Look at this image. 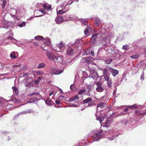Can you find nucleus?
I'll return each mask as SVG.
<instances>
[{
	"mask_svg": "<svg viewBox=\"0 0 146 146\" xmlns=\"http://www.w3.org/2000/svg\"><path fill=\"white\" fill-rule=\"evenodd\" d=\"M96 84L97 87H100L102 86V83L100 82H96Z\"/></svg>",
	"mask_w": 146,
	"mask_h": 146,
	"instance_id": "nucleus-36",
	"label": "nucleus"
},
{
	"mask_svg": "<svg viewBox=\"0 0 146 146\" xmlns=\"http://www.w3.org/2000/svg\"><path fill=\"white\" fill-rule=\"evenodd\" d=\"M12 88L13 89V92H15V94L17 96L19 94V92L17 87L16 86H14L12 87Z\"/></svg>",
	"mask_w": 146,
	"mask_h": 146,
	"instance_id": "nucleus-18",
	"label": "nucleus"
},
{
	"mask_svg": "<svg viewBox=\"0 0 146 146\" xmlns=\"http://www.w3.org/2000/svg\"><path fill=\"white\" fill-rule=\"evenodd\" d=\"M82 60L84 61H86L88 62H90L93 61L94 60V59L92 57H90L87 58H83Z\"/></svg>",
	"mask_w": 146,
	"mask_h": 146,
	"instance_id": "nucleus-10",
	"label": "nucleus"
},
{
	"mask_svg": "<svg viewBox=\"0 0 146 146\" xmlns=\"http://www.w3.org/2000/svg\"><path fill=\"white\" fill-rule=\"evenodd\" d=\"M13 101L15 103H17L18 101L17 100L16 98H13L12 99Z\"/></svg>",
	"mask_w": 146,
	"mask_h": 146,
	"instance_id": "nucleus-44",
	"label": "nucleus"
},
{
	"mask_svg": "<svg viewBox=\"0 0 146 146\" xmlns=\"http://www.w3.org/2000/svg\"><path fill=\"white\" fill-rule=\"evenodd\" d=\"M44 8L45 10L50 9L51 8V5H50L47 3H45L43 5Z\"/></svg>",
	"mask_w": 146,
	"mask_h": 146,
	"instance_id": "nucleus-12",
	"label": "nucleus"
},
{
	"mask_svg": "<svg viewBox=\"0 0 146 146\" xmlns=\"http://www.w3.org/2000/svg\"><path fill=\"white\" fill-rule=\"evenodd\" d=\"M28 113H29V112H27V111H23L19 113H18L16 114L15 115V117L16 118H17V117H19L20 115H21L22 114H26Z\"/></svg>",
	"mask_w": 146,
	"mask_h": 146,
	"instance_id": "nucleus-14",
	"label": "nucleus"
},
{
	"mask_svg": "<svg viewBox=\"0 0 146 146\" xmlns=\"http://www.w3.org/2000/svg\"><path fill=\"white\" fill-rule=\"evenodd\" d=\"M112 61V60L111 59H109L105 61L106 63L107 64H110Z\"/></svg>",
	"mask_w": 146,
	"mask_h": 146,
	"instance_id": "nucleus-34",
	"label": "nucleus"
},
{
	"mask_svg": "<svg viewBox=\"0 0 146 146\" xmlns=\"http://www.w3.org/2000/svg\"><path fill=\"white\" fill-rule=\"evenodd\" d=\"M59 98H63L64 97V96H60L59 97Z\"/></svg>",
	"mask_w": 146,
	"mask_h": 146,
	"instance_id": "nucleus-62",
	"label": "nucleus"
},
{
	"mask_svg": "<svg viewBox=\"0 0 146 146\" xmlns=\"http://www.w3.org/2000/svg\"><path fill=\"white\" fill-rule=\"evenodd\" d=\"M26 25V23L25 22H23V23H20L18 25V26L20 27H23L25 26Z\"/></svg>",
	"mask_w": 146,
	"mask_h": 146,
	"instance_id": "nucleus-31",
	"label": "nucleus"
},
{
	"mask_svg": "<svg viewBox=\"0 0 146 146\" xmlns=\"http://www.w3.org/2000/svg\"><path fill=\"white\" fill-rule=\"evenodd\" d=\"M37 100V98L35 97L34 98H31L30 99V101L31 102H33L36 101Z\"/></svg>",
	"mask_w": 146,
	"mask_h": 146,
	"instance_id": "nucleus-33",
	"label": "nucleus"
},
{
	"mask_svg": "<svg viewBox=\"0 0 146 146\" xmlns=\"http://www.w3.org/2000/svg\"><path fill=\"white\" fill-rule=\"evenodd\" d=\"M46 54L48 56V58L50 60H53L55 61V60L58 61V62H60V60L61 59V58L60 57H56L53 54H52L49 52H47Z\"/></svg>",
	"mask_w": 146,
	"mask_h": 146,
	"instance_id": "nucleus-1",
	"label": "nucleus"
},
{
	"mask_svg": "<svg viewBox=\"0 0 146 146\" xmlns=\"http://www.w3.org/2000/svg\"><path fill=\"white\" fill-rule=\"evenodd\" d=\"M95 21L96 25L97 26H99L101 24L100 20L98 18H96Z\"/></svg>",
	"mask_w": 146,
	"mask_h": 146,
	"instance_id": "nucleus-15",
	"label": "nucleus"
},
{
	"mask_svg": "<svg viewBox=\"0 0 146 146\" xmlns=\"http://www.w3.org/2000/svg\"><path fill=\"white\" fill-rule=\"evenodd\" d=\"M7 38L9 39L13 40L14 38L12 36H9L7 37Z\"/></svg>",
	"mask_w": 146,
	"mask_h": 146,
	"instance_id": "nucleus-55",
	"label": "nucleus"
},
{
	"mask_svg": "<svg viewBox=\"0 0 146 146\" xmlns=\"http://www.w3.org/2000/svg\"><path fill=\"white\" fill-rule=\"evenodd\" d=\"M91 55L92 56H94V51H92L91 52Z\"/></svg>",
	"mask_w": 146,
	"mask_h": 146,
	"instance_id": "nucleus-57",
	"label": "nucleus"
},
{
	"mask_svg": "<svg viewBox=\"0 0 146 146\" xmlns=\"http://www.w3.org/2000/svg\"><path fill=\"white\" fill-rule=\"evenodd\" d=\"M144 74H142L141 75V78H140V79L141 80H143L144 79Z\"/></svg>",
	"mask_w": 146,
	"mask_h": 146,
	"instance_id": "nucleus-48",
	"label": "nucleus"
},
{
	"mask_svg": "<svg viewBox=\"0 0 146 146\" xmlns=\"http://www.w3.org/2000/svg\"><path fill=\"white\" fill-rule=\"evenodd\" d=\"M98 35V34H96L93 35L92 36L89 41V43L90 45H93L96 42V39Z\"/></svg>",
	"mask_w": 146,
	"mask_h": 146,
	"instance_id": "nucleus-2",
	"label": "nucleus"
},
{
	"mask_svg": "<svg viewBox=\"0 0 146 146\" xmlns=\"http://www.w3.org/2000/svg\"><path fill=\"white\" fill-rule=\"evenodd\" d=\"M7 1L6 0H4L3 3L2 7L3 9H4L5 7V6L6 4Z\"/></svg>",
	"mask_w": 146,
	"mask_h": 146,
	"instance_id": "nucleus-40",
	"label": "nucleus"
},
{
	"mask_svg": "<svg viewBox=\"0 0 146 146\" xmlns=\"http://www.w3.org/2000/svg\"><path fill=\"white\" fill-rule=\"evenodd\" d=\"M108 69H104L103 70V74L104 75V78L105 80H108V77H109L108 75V74H109V73H108Z\"/></svg>",
	"mask_w": 146,
	"mask_h": 146,
	"instance_id": "nucleus-6",
	"label": "nucleus"
},
{
	"mask_svg": "<svg viewBox=\"0 0 146 146\" xmlns=\"http://www.w3.org/2000/svg\"><path fill=\"white\" fill-rule=\"evenodd\" d=\"M33 44L35 46H38V44L37 42H34L33 43Z\"/></svg>",
	"mask_w": 146,
	"mask_h": 146,
	"instance_id": "nucleus-54",
	"label": "nucleus"
},
{
	"mask_svg": "<svg viewBox=\"0 0 146 146\" xmlns=\"http://www.w3.org/2000/svg\"><path fill=\"white\" fill-rule=\"evenodd\" d=\"M70 89L72 91H74L76 90V88L73 84H72L70 86Z\"/></svg>",
	"mask_w": 146,
	"mask_h": 146,
	"instance_id": "nucleus-30",
	"label": "nucleus"
},
{
	"mask_svg": "<svg viewBox=\"0 0 146 146\" xmlns=\"http://www.w3.org/2000/svg\"><path fill=\"white\" fill-rule=\"evenodd\" d=\"M109 69L111 71V73L114 76H115L116 75H117L119 73L118 71L117 70L113 69L111 68H110Z\"/></svg>",
	"mask_w": 146,
	"mask_h": 146,
	"instance_id": "nucleus-7",
	"label": "nucleus"
},
{
	"mask_svg": "<svg viewBox=\"0 0 146 146\" xmlns=\"http://www.w3.org/2000/svg\"><path fill=\"white\" fill-rule=\"evenodd\" d=\"M4 99L2 97H0V104L3 103Z\"/></svg>",
	"mask_w": 146,
	"mask_h": 146,
	"instance_id": "nucleus-45",
	"label": "nucleus"
},
{
	"mask_svg": "<svg viewBox=\"0 0 146 146\" xmlns=\"http://www.w3.org/2000/svg\"><path fill=\"white\" fill-rule=\"evenodd\" d=\"M50 73L52 75L59 74L62 72V71L59 70L54 68H52L50 70Z\"/></svg>",
	"mask_w": 146,
	"mask_h": 146,
	"instance_id": "nucleus-3",
	"label": "nucleus"
},
{
	"mask_svg": "<svg viewBox=\"0 0 146 146\" xmlns=\"http://www.w3.org/2000/svg\"><path fill=\"white\" fill-rule=\"evenodd\" d=\"M45 64L44 63H41L38 64L37 68H43L45 66Z\"/></svg>",
	"mask_w": 146,
	"mask_h": 146,
	"instance_id": "nucleus-26",
	"label": "nucleus"
},
{
	"mask_svg": "<svg viewBox=\"0 0 146 146\" xmlns=\"http://www.w3.org/2000/svg\"><path fill=\"white\" fill-rule=\"evenodd\" d=\"M129 48V47L128 45L126 44L123 46V47H122V48L124 50H127Z\"/></svg>",
	"mask_w": 146,
	"mask_h": 146,
	"instance_id": "nucleus-35",
	"label": "nucleus"
},
{
	"mask_svg": "<svg viewBox=\"0 0 146 146\" xmlns=\"http://www.w3.org/2000/svg\"><path fill=\"white\" fill-rule=\"evenodd\" d=\"M104 119V117H98L97 119L99 120L100 122L101 123L103 119Z\"/></svg>",
	"mask_w": 146,
	"mask_h": 146,
	"instance_id": "nucleus-39",
	"label": "nucleus"
},
{
	"mask_svg": "<svg viewBox=\"0 0 146 146\" xmlns=\"http://www.w3.org/2000/svg\"><path fill=\"white\" fill-rule=\"evenodd\" d=\"M39 11L41 12L44 14V12H45V11L44 9H40Z\"/></svg>",
	"mask_w": 146,
	"mask_h": 146,
	"instance_id": "nucleus-53",
	"label": "nucleus"
},
{
	"mask_svg": "<svg viewBox=\"0 0 146 146\" xmlns=\"http://www.w3.org/2000/svg\"><path fill=\"white\" fill-rule=\"evenodd\" d=\"M135 114L137 115H143V113H141L139 112V111H138L137 110H136L135 111Z\"/></svg>",
	"mask_w": 146,
	"mask_h": 146,
	"instance_id": "nucleus-32",
	"label": "nucleus"
},
{
	"mask_svg": "<svg viewBox=\"0 0 146 146\" xmlns=\"http://www.w3.org/2000/svg\"><path fill=\"white\" fill-rule=\"evenodd\" d=\"M54 91H52L49 94V95L50 96H51L52 94H53L54 93Z\"/></svg>",
	"mask_w": 146,
	"mask_h": 146,
	"instance_id": "nucleus-56",
	"label": "nucleus"
},
{
	"mask_svg": "<svg viewBox=\"0 0 146 146\" xmlns=\"http://www.w3.org/2000/svg\"><path fill=\"white\" fill-rule=\"evenodd\" d=\"M64 19L62 16L57 17L55 19V21L58 24L62 23L64 21Z\"/></svg>",
	"mask_w": 146,
	"mask_h": 146,
	"instance_id": "nucleus-5",
	"label": "nucleus"
},
{
	"mask_svg": "<svg viewBox=\"0 0 146 146\" xmlns=\"http://www.w3.org/2000/svg\"><path fill=\"white\" fill-rule=\"evenodd\" d=\"M106 81H108V84L109 87L110 88L111 87V85L112 84V82L111 79L110 80L109 77H108V80H105Z\"/></svg>",
	"mask_w": 146,
	"mask_h": 146,
	"instance_id": "nucleus-28",
	"label": "nucleus"
},
{
	"mask_svg": "<svg viewBox=\"0 0 146 146\" xmlns=\"http://www.w3.org/2000/svg\"><path fill=\"white\" fill-rule=\"evenodd\" d=\"M93 105V103L91 102H90L88 103V106L90 107V106H92Z\"/></svg>",
	"mask_w": 146,
	"mask_h": 146,
	"instance_id": "nucleus-50",
	"label": "nucleus"
},
{
	"mask_svg": "<svg viewBox=\"0 0 146 146\" xmlns=\"http://www.w3.org/2000/svg\"><path fill=\"white\" fill-rule=\"evenodd\" d=\"M11 24L9 23H4V28L7 29L10 28L11 27Z\"/></svg>",
	"mask_w": 146,
	"mask_h": 146,
	"instance_id": "nucleus-17",
	"label": "nucleus"
},
{
	"mask_svg": "<svg viewBox=\"0 0 146 146\" xmlns=\"http://www.w3.org/2000/svg\"><path fill=\"white\" fill-rule=\"evenodd\" d=\"M91 28L90 27L87 26L85 29V31H84V34L85 35H88L91 32Z\"/></svg>",
	"mask_w": 146,
	"mask_h": 146,
	"instance_id": "nucleus-8",
	"label": "nucleus"
},
{
	"mask_svg": "<svg viewBox=\"0 0 146 146\" xmlns=\"http://www.w3.org/2000/svg\"><path fill=\"white\" fill-rule=\"evenodd\" d=\"M87 21L86 20H84V21H82V23L84 25H86L87 24Z\"/></svg>",
	"mask_w": 146,
	"mask_h": 146,
	"instance_id": "nucleus-43",
	"label": "nucleus"
},
{
	"mask_svg": "<svg viewBox=\"0 0 146 146\" xmlns=\"http://www.w3.org/2000/svg\"><path fill=\"white\" fill-rule=\"evenodd\" d=\"M143 115H146V111H145V112H144V113H143Z\"/></svg>",
	"mask_w": 146,
	"mask_h": 146,
	"instance_id": "nucleus-63",
	"label": "nucleus"
},
{
	"mask_svg": "<svg viewBox=\"0 0 146 146\" xmlns=\"http://www.w3.org/2000/svg\"><path fill=\"white\" fill-rule=\"evenodd\" d=\"M105 135V134H103L102 135H100L98 136V137L100 139L103 138Z\"/></svg>",
	"mask_w": 146,
	"mask_h": 146,
	"instance_id": "nucleus-41",
	"label": "nucleus"
},
{
	"mask_svg": "<svg viewBox=\"0 0 146 146\" xmlns=\"http://www.w3.org/2000/svg\"><path fill=\"white\" fill-rule=\"evenodd\" d=\"M46 40H44V43L45 44L46 43ZM50 41H49V40L48 42H47V43H46V44H50Z\"/></svg>",
	"mask_w": 146,
	"mask_h": 146,
	"instance_id": "nucleus-58",
	"label": "nucleus"
},
{
	"mask_svg": "<svg viewBox=\"0 0 146 146\" xmlns=\"http://www.w3.org/2000/svg\"><path fill=\"white\" fill-rule=\"evenodd\" d=\"M128 107L131 109H135L137 108V106L135 104L128 106Z\"/></svg>",
	"mask_w": 146,
	"mask_h": 146,
	"instance_id": "nucleus-25",
	"label": "nucleus"
},
{
	"mask_svg": "<svg viewBox=\"0 0 146 146\" xmlns=\"http://www.w3.org/2000/svg\"><path fill=\"white\" fill-rule=\"evenodd\" d=\"M74 49L70 46L68 47L66 49V54L68 55L71 56L74 53Z\"/></svg>",
	"mask_w": 146,
	"mask_h": 146,
	"instance_id": "nucleus-4",
	"label": "nucleus"
},
{
	"mask_svg": "<svg viewBox=\"0 0 146 146\" xmlns=\"http://www.w3.org/2000/svg\"><path fill=\"white\" fill-rule=\"evenodd\" d=\"M52 100L50 98H47L45 100V103L46 104L48 105H50L51 104Z\"/></svg>",
	"mask_w": 146,
	"mask_h": 146,
	"instance_id": "nucleus-21",
	"label": "nucleus"
},
{
	"mask_svg": "<svg viewBox=\"0 0 146 146\" xmlns=\"http://www.w3.org/2000/svg\"><path fill=\"white\" fill-rule=\"evenodd\" d=\"M41 79L40 77H38L37 78L35 81L34 84H38L40 80Z\"/></svg>",
	"mask_w": 146,
	"mask_h": 146,
	"instance_id": "nucleus-23",
	"label": "nucleus"
},
{
	"mask_svg": "<svg viewBox=\"0 0 146 146\" xmlns=\"http://www.w3.org/2000/svg\"><path fill=\"white\" fill-rule=\"evenodd\" d=\"M16 54H18L17 52H11L10 56L11 58L16 59L17 56L16 55Z\"/></svg>",
	"mask_w": 146,
	"mask_h": 146,
	"instance_id": "nucleus-11",
	"label": "nucleus"
},
{
	"mask_svg": "<svg viewBox=\"0 0 146 146\" xmlns=\"http://www.w3.org/2000/svg\"><path fill=\"white\" fill-rule=\"evenodd\" d=\"M21 65L20 64H19V65H13V67L14 68H15V67H19L21 66Z\"/></svg>",
	"mask_w": 146,
	"mask_h": 146,
	"instance_id": "nucleus-52",
	"label": "nucleus"
},
{
	"mask_svg": "<svg viewBox=\"0 0 146 146\" xmlns=\"http://www.w3.org/2000/svg\"><path fill=\"white\" fill-rule=\"evenodd\" d=\"M139 54H134L132 55L130 57L132 58L136 59L138 58L139 57Z\"/></svg>",
	"mask_w": 146,
	"mask_h": 146,
	"instance_id": "nucleus-22",
	"label": "nucleus"
},
{
	"mask_svg": "<svg viewBox=\"0 0 146 146\" xmlns=\"http://www.w3.org/2000/svg\"><path fill=\"white\" fill-rule=\"evenodd\" d=\"M37 74L38 75H41L43 74V72L42 71H38L36 72Z\"/></svg>",
	"mask_w": 146,
	"mask_h": 146,
	"instance_id": "nucleus-38",
	"label": "nucleus"
},
{
	"mask_svg": "<svg viewBox=\"0 0 146 146\" xmlns=\"http://www.w3.org/2000/svg\"><path fill=\"white\" fill-rule=\"evenodd\" d=\"M86 92L85 89H84L83 90H80L78 92V94L79 95H81L83 93L85 92Z\"/></svg>",
	"mask_w": 146,
	"mask_h": 146,
	"instance_id": "nucleus-29",
	"label": "nucleus"
},
{
	"mask_svg": "<svg viewBox=\"0 0 146 146\" xmlns=\"http://www.w3.org/2000/svg\"><path fill=\"white\" fill-rule=\"evenodd\" d=\"M110 140H113V139H112L111 138H110Z\"/></svg>",
	"mask_w": 146,
	"mask_h": 146,
	"instance_id": "nucleus-64",
	"label": "nucleus"
},
{
	"mask_svg": "<svg viewBox=\"0 0 146 146\" xmlns=\"http://www.w3.org/2000/svg\"><path fill=\"white\" fill-rule=\"evenodd\" d=\"M28 76V73H24L23 75V77H27Z\"/></svg>",
	"mask_w": 146,
	"mask_h": 146,
	"instance_id": "nucleus-46",
	"label": "nucleus"
},
{
	"mask_svg": "<svg viewBox=\"0 0 146 146\" xmlns=\"http://www.w3.org/2000/svg\"><path fill=\"white\" fill-rule=\"evenodd\" d=\"M65 9V7H63L62 8V9H60L58 11V12H57L58 13L59 15H60V14H62L63 13H65V12L63 11V9Z\"/></svg>",
	"mask_w": 146,
	"mask_h": 146,
	"instance_id": "nucleus-27",
	"label": "nucleus"
},
{
	"mask_svg": "<svg viewBox=\"0 0 146 146\" xmlns=\"http://www.w3.org/2000/svg\"><path fill=\"white\" fill-rule=\"evenodd\" d=\"M55 102L57 104H59L60 103V101L59 100H55Z\"/></svg>",
	"mask_w": 146,
	"mask_h": 146,
	"instance_id": "nucleus-47",
	"label": "nucleus"
},
{
	"mask_svg": "<svg viewBox=\"0 0 146 146\" xmlns=\"http://www.w3.org/2000/svg\"><path fill=\"white\" fill-rule=\"evenodd\" d=\"M48 47H49V46L48 45H46L43 48V49L47 51L48 50Z\"/></svg>",
	"mask_w": 146,
	"mask_h": 146,
	"instance_id": "nucleus-42",
	"label": "nucleus"
},
{
	"mask_svg": "<svg viewBox=\"0 0 146 146\" xmlns=\"http://www.w3.org/2000/svg\"><path fill=\"white\" fill-rule=\"evenodd\" d=\"M79 98V97L78 95L74 96L70 98L68 100L69 102H72L75 100H78Z\"/></svg>",
	"mask_w": 146,
	"mask_h": 146,
	"instance_id": "nucleus-13",
	"label": "nucleus"
},
{
	"mask_svg": "<svg viewBox=\"0 0 146 146\" xmlns=\"http://www.w3.org/2000/svg\"><path fill=\"white\" fill-rule=\"evenodd\" d=\"M104 89L102 86L97 87L96 89V91L99 92H102L104 91Z\"/></svg>",
	"mask_w": 146,
	"mask_h": 146,
	"instance_id": "nucleus-19",
	"label": "nucleus"
},
{
	"mask_svg": "<svg viewBox=\"0 0 146 146\" xmlns=\"http://www.w3.org/2000/svg\"><path fill=\"white\" fill-rule=\"evenodd\" d=\"M65 44L62 42H61L60 43L57 44V46L60 49H63L65 47Z\"/></svg>",
	"mask_w": 146,
	"mask_h": 146,
	"instance_id": "nucleus-9",
	"label": "nucleus"
},
{
	"mask_svg": "<svg viewBox=\"0 0 146 146\" xmlns=\"http://www.w3.org/2000/svg\"><path fill=\"white\" fill-rule=\"evenodd\" d=\"M102 130H101L100 131H99L98 133H97L96 134V136H97L99 135L100 134L102 133Z\"/></svg>",
	"mask_w": 146,
	"mask_h": 146,
	"instance_id": "nucleus-51",
	"label": "nucleus"
},
{
	"mask_svg": "<svg viewBox=\"0 0 146 146\" xmlns=\"http://www.w3.org/2000/svg\"><path fill=\"white\" fill-rule=\"evenodd\" d=\"M35 38L36 40H42L43 39L44 37L42 36H37L35 37Z\"/></svg>",
	"mask_w": 146,
	"mask_h": 146,
	"instance_id": "nucleus-24",
	"label": "nucleus"
},
{
	"mask_svg": "<svg viewBox=\"0 0 146 146\" xmlns=\"http://www.w3.org/2000/svg\"><path fill=\"white\" fill-rule=\"evenodd\" d=\"M144 52L145 54H146V48H145L144 49Z\"/></svg>",
	"mask_w": 146,
	"mask_h": 146,
	"instance_id": "nucleus-61",
	"label": "nucleus"
},
{
	"mask_svg": "<svg viewBox=\"0 0 146 146\" xmlns=\"http://www.w3.org/2000/svg\"><path fill=\"white\" fill-rule=\"evenodd\" d=\"M116 91L115 90H114L113 93V95H115V94H116Z\"/></svg>",
	"mask_w": 146,
	"mask_h": 146,
	"instance_id": "nucleus-60",
	"label": "nucleus"
},
{
	"mask_svg": "<svg viewBox=\"0 0 146 146\" xmlns=\"http://www.w3.org/2000/svg\"><path fill=\"white\" fill-rule=\"evenodd\" d=\"M104 104V103L103 102H101L97 106V107H103V105Z\"/></svg>",
	"mask_w": 146,
	"mask_h": 146,
	"instance_id": "nucleus-37",
	"label": "nucleus"
},
{
	"mask_svg": "<svg viewBox=\"0 0 146 146\" xmlns=\"http://www.w3.org/2000/svg\"><path fill=\"white\" fill-rule=\"evenodd\" d=\"M92 100V99L91 98H87L84 100L83 101V102L84 104H86L91 102Z\"/></svg>",
	"mask_w": 146,
	"mask_h": 146,
	"instance_id": "nucleus-16",
	"label": "nucleus"
},
{
	"mask_svg": "<svg viewBox=\"0 0 146 146\" xmlns=\"http://www.w3.org/2000/svg\"><path fill=\"white\" fill-rule=\"evenodd\" d=\"M59 2L61 4L60 5V7H62L64 5V4L65 3V0H58L57 2Z\"/></svg>",
	"mask_w": 146,
	"mask_h": 146,
	"instance_id": "nucleus-20",
	"label": "nucleus"
},
{
	"mask_svg": "<svg viewBox=\"0 0 146 146\" xmlns=\"http://www.w3.org/2000/svg\"><path fill=\"white\" fill-rule=\"evenodd\" d=\"M128 110H129V109H128L125 108V109H124L123 111L125 112V111H128Z\"/></svg>",
	"mask_w": 146,
	"mask_h": 146,
	"instance_id": "nucleus-59",
	"label": "nucleus"
},
{
	"mask_svg": "<svg viewBox=\"0 0 146 146\" xmlns=\"http://www.w3.org/2000/svg\"><path fill=\"white\" fill-rule=\"evenodd\" d=\"M38 94V93H35V92H33L30 95V96H32L33 95H37Z\"/></svg>",
	"mask_w": 146,
	"mask_h": 146,
	"instance_id": "nucleus-49",
	"label": "nucleus"
}]
</instances>
